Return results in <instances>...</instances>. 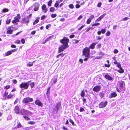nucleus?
Masks as SVG:
<instances>
[{
    "mask_svg": "<svg viewBox=\"0 0 130 130\" xmlns=\"http://www.w3.org/2000/svg\"><path fill=\"white\" fill-rule=\"evenodd\" d=\"M30 82V81L26 83L23 82L20 85V87L21 88H24L25 89H27L28 87Z\"/></svg>",
    "mask_w": 130,
    "mask_h": 130,
    "instance_id": "nucleus-1",
    "label": "nucleus"
},
{
    "mask_svg": "<svg viewBox=\"0 0 130 130\" xmlns=\"http://www.w3.org/2000/svg\"><path fill=\"white\" fill-rule=\"evenodd\" d=\"M69 41V40L68 38L66 37H64L62 39L60 40V42L63 44V45L69 47L68 45V43Z\"/></svg>",
    "mask_w": 130,
    "mask_h": 130,
    "instance_id": "nucleus-2",
    "label": "nucleus"
},
{
    "mask_svg": "<svg viewBox=\"0 0 130 130\" xmlns=\"http://www.w3.org/2000/svg\"><path fill=\"white\" fill-rule=\"evenodd\" d=\"M32 16V14H30L28 16L25 17L24 18H23L21 21L22 23H28L29 22V20Z\"/></svg>",
    "mask_w": 130,
    "mask_h": 130,
    "instance_id": "nucleus-3",
    "label": "nucleus"
},
{
    "mask_svg": "<svg viewBox=\"0 0 130 130\" xmlns=\"http://www.w3.org/2000/svg\"><path fill=\"white\" fill-rule=\"evenodd\" d=\"M61 106V104L60 102H58L56 104L55 108H54L53 111L54 114L56 113L59 109V107Z\"/></svg>",
    "mask_w": 130,
    "mask_h": 130,
    "instance_id": "nucleus-4",
    "label": "nucleus"
},
{
    "mask_svg": "<svg viewBox=\"0 0 130 130\" xmlns=\"http://www.w3.org/2000/svg\"><path fill=\"white\" fill-rule=\"evenodd\" d=\"M90 50L88 48H85L83 51V53L84 55H85V57H89V56Z\"/></svg>",
    "mask_w": 130,
    "mask_h": 130,
    "instance_id": "nucleus-5",
    "label": "nucleus"
},
{
    "mask_svg": "<svg viewBox=\"0 0 130 130\" xmlns=\"http://www.w3.org/2000/svg\"><path fill=\"white\" fill-rule=\"evenodd\" d=\"M33 101V99L32 98L28 97L24 98L22 102L23 103L27 104Z\"/></svg>",
    "mask_w": 130,
    "mask_h": 130,
    "instance_id": "nucleus-6",
    "label": "nucleus"
},
{
    "mask_svg": "<svg viewBox=\"0 0 130 130\" xmlns=\"http://www.w3.org/2000/svg\"><path fill=\"white\" fill-rule=\"evenodd\" d=\"M68 47V46L63 44L60 45L58 48V52L60 53L62 52L64 50L66 49Z\"/></svg>",
    "mask_w": 130,
    "mask_h": 130,
    "instance_id": "nucleus-7",
    "label": "nucleus"
},
{
    "mask_svg": "<svg viewBox=\"0 0 130 130\" xmlns=\"http://www.w3.org/2000/svg\"><path fill=\"white\" fill-rule=\"evenodd\" d=\"M107 103V101L101 102L99 104V107L100 108H102L105 107Z\"/></svg>",
    "mask_w": 130,
    "mask_h": 130,
    "instance_id": "nucleus-8",
    "label": "nucleus"
},
{
    "mask_svg": "<svg viewBox=\"0 0 130 130\" xmlns=\"http://www.w3.org/2000/svg\"><path fill=\"white\" fill-rule=\"evenodd\" d=\"M40 5L38 3H35L34 4V10L35 11H37L39 8Z\"/></svg>",
    "mask_w": 130,
    "mask_h": 130,
    "instance_id": "nucleus-9",
    "label": "nucleus"
},
{
    "mask_svg": "<svg viewBox=\"0 0 130 130\" xmlns=\"http://www.w3.org/2000/svg\"><path fill=\"white\" fill-rule=\"evenodd\" d=\"M19 107L18 106V105L16 106L14 108V111L15 113L17 114H18L20 112Z\"/></svg>",
    "mask_w": 130,
    "mask_h": 130,
    "instance_id": "nucleus-10",
    "label": "nucleus"
},
{
    "mask_svg": "<svg viewBox=\"0 0 130 130\" xmlns=\"http://www.w3.org/2000/svg\"><path fill=\"white\" fill-rule=\"evenodd\" d=\"M29 111L27 110H25L24 109H22L20 111V113L22 115H27Z\"/></svg>",
    "mask_w": 130,
    "mask_h": 130,
    "instance_id": "nucleus-11",
    "label": "nucleus"
},
{
    "mask_svg": "<svg viewBox=\"0 0 130 130\" xmlns=\"http://www.w3.org/2000/svg\"><path fill=\"white\" fill-rule=\"evenodd\" d=\"M101 89V87L100 86H97L93 88V90L96 92H99Z\"/></svg>",
    "mask_w": 130,
    "mask_h": 130,
    "instance_id": "nucleus-12",
    "label": "nucleus"
},
{
    "mask_svg": "<svg viewBox=\"0 0 130 130\" xmlns=\"http://www.w3.org/2000/svg\"><path fill=\"white\" fill-rule=\"evenodd\" d=\"M35 104L39 106L42 107L43 106V104L41 102L38 100H37L35 102Z\"/></svg>",
    "mask_w": 130,
    "mask_h": 130,
    "instance_id": "nucleus-13",
    "label": "nucleus"
},
{
    "mask_svg": "<svg viewBox=\"0 0 130 130\" xmlns=\"http://www.w3.org/2000/svg\"><path fill=\"white\" fill-rule=\"evenodd\" d=\"M42 10H44V12L46 13L47 11V9L46 8V5L45 4L43 5L42 7Z\"/></svg>",
    "mask_w": 130,
    "mask_h": 130,
    "instance_id": "nucleus-14",
    "label": "nucleus"
},
{
    "mask_svg": "<svg viewBox=\"0 0 130 130\" xmlns=\"http://www.w3.org/2000/svg\"><path fill=\"white\" fill-rule=\"evenodd\" d=\"M106 13H104L102 15H101L100 17L99 18L96 20V21H99L102 19L106 15Z\"/></svg>",
    "mask_w": 130,
    "mask_h": 130,
    "instance_id": "nucleus-15",
    "label": "nucleus"
},
{
    "mask_svg": "<svg viewBox=\"0 0 130 130\" xmlns=\"http://www.w3.org/2000/svg\"><path fill=\"white\" fill-rule=\"evenodd\" d=\"M120 87L122 88L123 87V85L124 84V82L122 80H120L118 82Z\"/></svg>",
    "mask_w": 130,
    "mask_h": 130,
    "instance_id": "nucleus-16",
    "label": "nucleus"
},
{
    "mask_svg": "<svg viewBox=\"0 0 130 130\" xmlns=\"http://www.w3.org/2000/svg\"><path fill=\"white\" fill-rule=\"evenodd\" d=\"M104 77L105 78L109 80H111L112 79V77L108 74L105 75L104 76Z\"/></svg>",
    "mask_w": 130,
    "mask_h": 130,
    "instance_id": "nucleus-17",
    "label": "nucleus"
},
{
    "mask_svg": "<svg viewBox=\"0 0 130 130\" xmlns=\"http://www.w3.org/2000/svg\"><path fill=\"white\" fill-rule=\"evenodd\" d=\"M117 94L115 92L112 93L110 96H109L110 98H111L112 97H116L117 96Z\"/></svg>",
    "mask_w": 130,
    "mask_h": 130,
    "instance_id": "nucleus-18",
    "label": "nucleus"
},
{
    "mask_svg": "<svg viewBox=\"0 0 130 130\" xmlns=\"http://www.w3.org/2000/svg\"><path fill=\"white\" fill-rule=\"evenodd\" d=\"M34 127L33 126H30L29 127H26L24 128V130H28L30 129L34 128Z\"/></svg>",
    "mask_w": 130,
    "mask_h": 130,
    "instance_id": "nucleus-19",
    "label": "nucleus"
},
{
    "mask_svg": "<svg viewBox=\"0 0 130 130\" xmlns=\"http://www.w3.org/2000/svg\"><path fill=\"white\" fill-rule=\"evenodd\" d=\"M96 43H93L91 44L89 46V47L91 48L92 49H93L95 48V46L96 45Z\"/></svg>",
    "mask_w": 130,
    "mask_h": 130,
    "instance_id": "nucleus-20",
    "label": "nucleus"
},
{
    "mask_svg": "<svg viewBox=\"0 0 130 130\" xmlns=\"http://www.w3.org/2000/svg\"><path fill=\"white\" fill-rule=\"evenodd\" d=\"M57 77H55L52 79L53 82L54 84H55L57 82Z\"/></svg>",
    "mask_w": 130,
    "mask_h": 130,
    "instance_id": "nucleus-21",
    "label": "nucleus"
},
{
    "mask_svg": "<svg viewBox=\"0 0 130 130\" xmlns=\"http://www.w3.org/2000/svg\"><path fill=\"white\" fill-rule=\"evenodd\" d=\"M12 54L10 51H9L5 53V55L4 56H8L11 55Z\"/></svg>",
    "mask_w": 130,
    "mask_h": 130,
    "instance_id": "nucleus-22",
    "label": "nucleus"
},
{
    "mask_svg": "<svg viewBox=\"0 0 130 130\" xmlns=\"http://www.w3.org/2000/svg\"><path fill=\"white\" fill-rule=\"evenodd\" d=\"M80 95L82 97H84L85 95V91L84 90H83L81 91Z\"/></svg>",
    "mask_w": 130,
    "mask_h": 130,
    "instance_id": "nucleus-23",
    "label": "nucleus"
},
{
    "mask_svg": "<svg viewBox=\"0 0 130 130\" xmlns=\"http://www.w3.org/2000/svg\"><path fill=\"white\" fill-rule=\"evenodd\" d=\"M21 17L20 16L19 14H17V16L15 17L14 18V19L16 20H19L20 19Z\"/></svg>",
    "mask_w": 130,
    "mask_h": 130,
    "instance_id": "nucleus-24",
    "label": "nucleus"
},
{
    "mask_svg": "<svg viewBox=\"0 0 130 130\" xmlns=\"http://www.w3.org/2000/svg\"><path fill=\"white\" fill-rule=\"evenodd\" d=\"M119 68V70L118 71V72L121 73H123L124 72V69H122L121 67Z\"/></svg>",
    "mask_w": 130,
    "mask_h": 130,
    "instance_id": "nucleus-25",
    "label": "nucleus"
},
{
    "mask_svg": "<svg viewBox=\"0 0 130 130\" xmlns=\"http://www.w3.org/2000/svg\"><path fill=\"white\" fill-rule=\"evenodd\" d=\"M60 3V2H59V1H57L54 5V6L56 7H57L58 6L59 4Z\"/></svg>",
    "mask_w": 130,
    "mask_h": 130,
    "instance_id": "nucleus-26",
    "label": "nucleus"
},
{
    "mask_svg": "<svg viewBox=\"0 0 130 130\" xmlns=\"http://www.w3.org/2000/svg\"><path fill=\"white\" fill-rule=\"evenodd\" d=\"M7 30L6 32V33L7 34H11L13 32V30Z\"/></svg>",
    "mask_w": 130,
    "mask_h": 130,
    "instance_id": "nucleus-27",
    "label": "nucleus"
},
{
    "mask_svg": "<svg viewBox=\"0 0 130 130\" xmlns=\"http://www.w3.org/2000/svg\"><path fill=\"white\" fill-rule=\"evenodd\" d=\"M53 37V36H51L47 38L45 40V43L47 42L48 41H49L50 39H51Z\"/></svg>",
    "mask_w": 130,
    "mask_h": 130,
    "instance_id": "nucleus-28",
    "label": "nucleus"
},
{
    "mask_svg": "<svg viewBox=\"0 0 130 130\" xmlns=\"http://www.w3.org/2000/svg\"><path fill=\"white\" fill-rule=\"evenodd\" d=\"M65 55V54H63V53L59 54L57 56V58H58L60 56H61V57H63Z\"/></svg>",
    "mask_w": 130,
    "mask_h": 130,
    "instance_id": "nucleus-29",
    "label": "nucleus"
},
{
    "mask_svg": "<svg viewBox=\"0 0 130 130\" xmlns=\"http://www.w3.org/2000/svg\"><path fill=\"white\" fill-rule=\"evenodd\" d=\"M18 125H17V127L18 128H19L20 127L22 126V125L21 124L20 122H18Z\"/></svg>",
    "mask_w": 130,
    "mask_h": 130,
    "instance_id": "nucleus-30",
    "label": "nucleus"
},
{
    "mask_svg": "<svg viewBox=\"0 0 130 130\" xmlns=\"http://www.w3.org/2000/svg\"><path fill=\"white\" fill-rule=\"evenodd\" d=\"M69 121L73 125H76L75 124L74 122L71 119H69Z\"/></svg>",
    "mask_w": 130,
    "mask_h": 130,
    "instance_id": "nucleus-31",
    "label": "nucleus"
},
{
    "mask_svg": "<svg viewBox=\"0 0 130 130\" xmlns=\"http://www.w3.org/2000/svg\"><path fill=\"white\" fill-rule=\"evenodd\" d=\"M52 1L51 0H50L48 3V5L49 6H51L52 3Z\"/></svg>",
    "mask_w": 130,
    "mask_h": 130,
    "instance_id": "nucleus-32",
    "label": "nucleus"
},
{
    "mask_svg": "<svg viewBox=\"0 0 130 130\" xmlns=\"http://www.w3.org/2000/svg\"><path fill=\"white\" fill-rule=\"evenodd\" d=\"M11 20L10 19H8L6 21V23L8 24H9L11 22Z\"/></svg>",
    "mask_w": 130,
    "mask_h": 130,
    "instance_id": "nucleus-33",
    "label": "nucleus"
},
{
    "mask_svg": "<svg viewBox=\"0 0 130 130\" xmlns=\"http://www.w3.org/2000/svg\"><path fill=\"white\" fill-rule=\"evenodd\" d=\"M19 22V20H16L15 19L14 20H13L12 21V23H15L16 22Z\"/></svg>",
    "mask_w": 130,
    "mask_h": 130,
    "instance_id": "nucleus-34",
    "label": "nucleus"
},
{
    "mask_svg": "<svg viewBox=\"0 0 130 130\" xmlns=\"http://www.w3.org/2000/svg\"><path fill=\"white\" fill-rule=\"evenodd\" d=\"M9 11V10L7 8L4 9L3 10V12H8Z\"/></svg>",
    "mask_w": 130,
    "mask_h": 130,
    "instance_id": "nucleus-35",
    "label": "nucleus"
},
{
    "mask_svg": "<svg viewBox=\"0 0 130 130\" xmlns=\"http://www.w3.org/2000/svg\"><path fill=\"white\" fill-rule=\"evenodd\" d=\"M39 20L38 19L36 20L33 23V25H35V24L37 23L39 21Z\"/></svg>",
    "mask_w": 130,
    "mask_h": 130,
    "instance_id": "nucleus-36",
    "label": "nucleus"
},
{
    "mask_svg": "<svg viewBox=\"0 0 130 130\" xmlns=\"http://www.w3.org/2000/svg\"><path fill=\"white\" fill-rule=\"evenodd\" d=\"M55 8L53 7H51L50 9V11L51 12L54 11H55Z\"/></svg>",
    "mask_w": 130,
    "mask_h": 130,
    "instance_id": "nucleus-37",
    "label": "nucleus"
},
{
    "mask_svg": "<svg viewBox=\"0 0 130 130\" xmlns=\"http://www.w3.org/2000/svg\"><path fill=\"white\" fill-rule=\"evenodd\" d=\"M91 19L89 18V19H88L87 22V23L88 24H90L91 21Z\"/></svg>",
    "mask_w": 130,
    "mask_h": 130,
    "instance_id": "nucleus-38",
    "label": "nucleus"
},
{
    "mask_svg": "<svg viewBox=\"0 0 130 130\" xmlns=\"http://www.w3.org/2000/svg\"><path fill=\"white\" fill-rule=\"evenodd\" d=\"M50 88H51V87H49L47 90V93H46V94L47 95L48 94H50Z\"/></svg>",
    "mask_w": 130,
    "mask_h": 130,
    "instance_id": "nucleus-39",
    "label": "nucleus"
},
{
    "mask_svg": "<svg viewBox=\"0 0 130 130\" xmlns=\"http://www.w3.org/2000/svg\"><path fill=\"white\" fill-rule=\"evenodd\" d=\"M35 85V83L34 82L31 83L30 84V86L31 88H33Z\"/></svg>",
    "mask_w": 130,
    "mask_h": 130,
    "instance_id": "nucleus-40",
    "label": "nucleus"
},
{
    "mask_svg": "<svg viewBox=\"0 0 130 130\" xmlns=\"http://www.w3.org/2000/svg\"><path fill=\"white\" fill-rule=\"evenodd\" d=\"M69 7L71 9H73L74 8V6L72 4L69 5Z\"/></svg>",
    "mask_w": 130,
    "mask_h": 130,
    "instance_id": "nucleus-41",
    "label": "nucleus"
},
{
    "mask_svg": "<svg viewBox=\"0 0 130 130\" xmlns=\"http://www.w3.org/2000/svg\"><path fill=\"white\" fill-rule=\"evenodd\" d=\"M106 30L104 29H103L101 30V33L103 34H104L106 32Z\"/></svg>",
    "mask_w": 130,
    "mask_h": 130,
    "instance_id": "nucleus-42",
    "label": "nucleus"
},
{
    "mask_svg": "<svg viewBox=\"0 0 130 130\" xmlns=\"http://www.w3.org/2000/svg\"><path fill=\"white\" fill-rule=\"evenodd\" d=\"M33 65V63H30V62H29V63L27 64V66L29 67H30L32 66Z\"/></svg>",
    "mask_w": 130,
    "mask_h": 130,
    "instance_id": "nucleus-43",
    "label": "nucleus"
},
{
    "mask_svg": "<svg viewBox=\"0 0 130 130\" xmlns=\"http://www.w3.org/2000/svg\"><path fill=\"white\" fill-rule=\"evenodd\" d=\"M57 16V14H52L51 15V17L52 18H54L56 17Z\"/></svg>",
    "mask_w": 130,
    "mask_h": 130,
    "instance_id": "nucleus-44",
    "label": "nucleus"
},
{
    "mask_svg": "<svg viewBox=\"0 0 130 130\" xmlns=\"http://www.w3.org/2000/svg\"><path fill=\"white\" fill-rule=\"evenodd\" d=\"M13 27V26H11L10 27H6V29L7 30H11L12 28Z\"/></svg>",
    "mask_w": 130,
    "mask_h": 130,
    "instance_id": "nucleus-45",
    "label": "nucleus"
},
{
    "mask_svg": "<svg viewBox=\"0 0 130 130\" xmlns=\"http://www.w3.org/2000/svg\"><path fill=\"white\" fill-rule=\"evenodd\" d=\"M94 16L93 15L91 14L89 18L91 19V20L93 19L94 18Z\"/></svg>",
    "mask_w": 130,
    "mask_h": 130,
    "instance_id": "nucleus-46",
    "label": "nucleus"
},
{
    "mask_svg": "<svg viewBox=\"0 0 130 130\" xmlns=\"http://www.w3.org/2000/svg\"><path fill=\"white\" fill-rule=\"evenodd\" d=\"M24 118L27 120H30V119L27 116H23Z\"/></svg>",
    "mask_w": 130,
    "mask_h": 130,
    "instance_id": "nucleus-47",
    "label": "nucleus"
},
{
    "mask_svg": "<svg viewBox=\"0 0 130 130\" xmlns=\"http://www.w3.org/2000/svg\"><path fill=\"white\" fill-rule=\"evenodd\" d=\"M83 17L82 15H80L77 18V20H80Z\"/></svg>",
    "mask_w": 130,
    "mask_h": 130,
    "instance_id": "nucleus-48",
    "label": "nucleus"
},
{
    "mask_svg": "<svg viewBox=\"0 0 130 130\" xmlns=\"http://www.w3.org/2000/svg\"><path fill=\"white\" fill-rule=\"evenodd\" d=\"M117 66L119 68H121V65L119 63H118L117 64Z\"/></svg>",
    "mask_w": 130,
    "mask_h": 130,
    "instance_id": "nucleus-49",
    "label": "nucleus"
},
{
    "mask_svg": "<svg viewBox=\"0 0 130 130\" xmlns=\"http://www.w3.org/2000/svg\"><path fill=\"white\" fill-rule=\"evenodd\" d=\"M21 42L22 44H24L25 43V40L24 39H22L21 40Z\"/></svg>",
    "mask_w": 130,
    "mask_h": 130,
    "instance_id": "nucleus-50",
    "label": "nucleus"
},
{
    "mask_svg": "<svg viewBox=\"0 0 130 130\" xmlns=\"http://www.w3.org/2000/svg\"><path fill=\"white\" fill-rule=\"evenodd\" d=\"M13 96V95L9 94L7 98L9 99H10L11 97H12Z\"/></svg>",
    "mask_w": 130,
    "mask_h": 130,
    "instance_id": "nucleus-51",
    "label": "nucleus"
},
{
    "mask_svg": "<svg viewBox=\"0 0 130 130\" xmlns=\"http://www.w3.org/2000/svg\"><path fill=\"white\" fill-rule=\"evenodd\" d=\"M129 19V18H128V17H125V18H123V19H122V20L123 21H126V20H128V19Z\"/></svg>",
    "mask_w": 130,
    "mask_h": 130,
    "instance_id": "nucleus-52",
    "label": "nucleus"
},
{
    "mask_svg": "<svg viewBox=\"0 0 130 130\" xmlns=\"http://www.w3.org/2000/svg\"><path fill=\"white\" fill-rule=\"evenodd\" d=\"M29 124H30L31 125H33L35 124V122L33 121H30L28 122Z\"/></svg>",
    "mask_w": 130,
    "mask_h": 130,
    "instance_id": "nucleus-53",
    "label": "nucleus"
},
{
    "mask_svg": "<svg viewBox=\"0 0 130 130\" xmlns=\"http://www.w3.org/2000/svg\"><path fill=\"white\" fill-rule=\"evenodd\" d=\"M110 32L108 31L107 32L106 34V36H108L110 35Z\"/></svg>",
    "mask_w": 130,
    "mask_h": 130,
    "instance_id": "nucleus-54",
    "label": "nucleus"
},
{
    "mask_svg": "<svg viewBox=\"0 0 130 130\" xmlns=\"http://www.w3.org/2000/svg\"><path fill=\"white\" fill-rule=\"evenodd\" d=\"M102 4V3L101 2H100L99 3H98V7H100L101 5Z\"/></svg>",
    "mask_w": 130,
    "mask_h": 130,
    "instance_id": "nucleus-55",
    "label": "nucleus"
},
{
    "mask_svg": "<svg viewBox=\"0 0 130 130\" xmlns=\"http://www.w3.org/2000/svg\"><path fill=\"white\" fill-rule=\"evenodd\" d=\"M15 42L17 44H19L20 43V40H18L15 41Z\"/></svg>",
    "mask_w": 130,
    "mask_h": 130,
    "instance_id": "nucleus-56",
    "label": "nucleus"
},
{
    "mask_svg": "<svg viewBox=\"0 0 130 130\" xmlns=\"http://www.w3.org/2000/svg\"><path fill=\"white\" fill-rule=\"evenodd\" d=\"M105 66V67H107L108 68H109L110 67V64H105L104 65Z\"/></svg>",
    "mask_w": 130,
    "mask_h": 130,
    "instance_id": "nucleus-57",
    "label": "nucleus"
},
{
    "mask_svg": "<svg viewBox=\"0 0 130 130\" xmlns=\"http://www.w3.org/2000/svg\"><path fill=\"white\" fill-rule=\"evenodd\" d=\"M10 51L12 53V52H15L17 50L16 49H14L12 50H11Z\"/></svg>",
    "mask_w": 130,
    "mask_h": 130,
    "instance_id": "nucleus-58",
    "label": "nucleus"
},
{
    "mask_svg": "<svg viewBox=\"0 0 130 130\" xmlns=\"http://www.w3.org/2000/svg\"><path fill=\"white\" fill-rule=\"evenodd\" d=\"M85 26V25H84L82 26L81 27L78 29V30H80L82 29Z\"/></svg>",
    "mask_w": 130,
    "mask_h": 130,
    "instance_id": "nucleus-59",
    "label": "nucleus"
},
{
    "mask_svg": "<svg viewBox=\"0 0 130 130\" xmlns=\"http://www.w3.org/2000/svg\"><path fill=\"white\" fill-rule=\"evenodd\" d=\"M80 7V5L79 4H76V8H79Z\"/></svg>",
    "mask_w": 130,
    "mask_h": 130,
    "instance_id": "nucleus-60",
    "label": "nucleus"
},
{
    "mask_svg": "<svg viewBox=\"0 0 130 130\" xmlns=\"http://www.w3.org/2000/svg\"><path fill=\"white\" fill-rule=\"evenodd\" d=\"M118 50L117 49H115L114 50V53L115 54H116L118 53Z\"/></svg>",
    "mask_w": 130,
    "mask_h": 130,
    "instance_id": "nucleus-61",
    "label": "nucleus"
},
{
    "mask_svg": "<svg viewBox=\"0 0 130 130\" xmlns=\"http://www.w3.org/2000/svg\"><path fill=\"white\" fill-rule=\"evenodd\" d=\"M75 37V35H72L70 36V38H72Z\"/></svg>",
    "mask_w": 130,
    "mask_h": 130,
    "instance_id": "nucleus-62",
    "label": "nucleus"
},
{
    "mask_svg": "<svg viewBox=\"0 0 130 130\" xmlns=\"http://www.w3.org/2000/svg\"><path fill=\"white\" fill-rule=\"evenodd\" d=\"M10 88V86H6L5 88V89H9Z\"/></svg>",
    "mask_w": 130,
    "mask_h": 130,
    "instance_id": "nucleus-63",
    "label": "nucleus"
},
{
    "mask_svg": "<svg viewBox=\"0 0 130 130\" xmlns=\"http://www.w3.org/2000/svg\"><path fill=\"white\" fill-rule=\"evenodd\" d=\"M36 32V31H33L31 32V34L32 35H34L35 34Z\"/></svg>",
    "mask_w": 130,
    "mask_h": 130,
    "instance_id": "nucleus-64",
    "label": "nucleus"
}]
</instances>
